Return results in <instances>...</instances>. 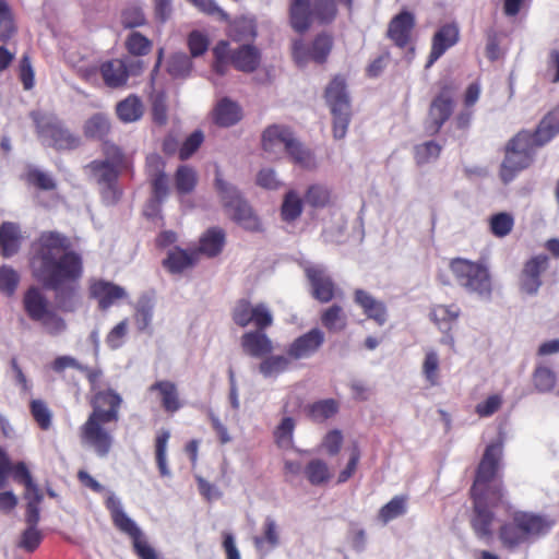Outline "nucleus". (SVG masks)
Segmentation results:
<instances>
[{"mask_svg":"<svg viewBox=\"0 0 559 559\" xmlns=\"http://www.w3.org/2000/svg\"><path fill=\"white\" fill-rule=\"evenodd\" d=\"M111 131L109 117L103 112L92 115L83 124V134L88 140L106 141Z\"/></svg>","mask_w":559,"mask_h":559,"instance_id":"obj_32","label":"nucleus"},{"mask_svg":"<svg viewBox=\"0 0 559 559\" xmlns=\"http://www.w3.org/2000/svg\"><path fill=\"white\" fill-rule=\"evenodd\" d=\"M549 267V258L546 254L532 257L524 263L520 275V288L527 295L537 294L542 286V275Z\"/></svg>","mask_w":559,"mask_h":559,"instance_id":"obj_17","label":"nucleus"},{"mask_svg":"<svg viewBox=\"0 0 559 559\" xmlns=\"http://www.w3.org/2000/svg\"><path fill=\"white\" fill-rule=\"evenodd\" d=\"M354 300L368 319L373 320L378 325H383L386 322L388 311L383 301L373 298L364 289L355 290Z\"/></svg>","mask_w":559,"mask_h":559,"instance_id":"obj_26","label":"nucleus"},{"mask_svg":"<svg viewBox=\"0 0 559 559\" xmlns=\"http://www.w3.org/2000/svg\"><path fill=\"white\" fill-rule=\"evenodd\" d=\"M29 411L41 430H48L51 427L52 414L44 401L32 400Z\"/></svg>","mask_w":559,"mask_h":559,"instance_id":"obj_56","label":"nucleus"},{"mask_svg":"<svg viewBox=\"0 0 559 559\" xmlns=\"http://www.w3.org/2000/svg\"><path fill=\"white\" fill-rule=\"evenodd\" d=\"M102 153L105 157L104 159H100L102 162H108L109 165H112L122 171H128L131 169V158L126 155L122 148L115 143L110 141H104L102 143Z\"/></svg>","mask_w":559,"mask_h":559,"instance_id":"obj_37","label":"nucleus"},{"mask_svg":"<svg viewBox=\"0 0 559 559\" xmlns=\"http://www.w3.org/2000/svg\"><path fill=\"white\" fill-rule=\"evenodd\" d=\"M24 310L33 321H39L50 310L48 300L38 287H29L23 297Z\"/></svg>","mask_w":559,"mask_h":559,"instance_id":"obj_30","label":"nucleus"},{"mask_svg":"<svg viewBox=\"0 0 559 559\" xmlns=\"http://www.w3.org/2000/svg\"><path fill=\"white\" fill-rule=\"evenodd\" d=\"M490 231L499 238L509 235L513 228L514 219L511 214L501 212L490 217Z\"/></svg>","mask_w":559,"mask_h":559,"instance_id":"obj_57","label":"nucleus"},{"mask_svg":"<svg viewBox=\"0 0 559 559\" xmlns=\"http://www.w3.org/2000/svg\"><path fill=\"white\" fill-rule=\"evenodd\" d=\"M169 438L170 432L166 429L158 431L155 438V460L162 477L170 475V471L167 465V444Z\"/></svg>","mask_w":559,"mask_h":559,"instance_id":"obj_43","label":"nucleus"},{"mask_svg":"<svg viewBox=\"0 0 559 559\" xmlns=\"http://www.w3.org/2000/svg\"><path fill=\"white\" fill-rule=\"evenodd\" d=\"M150 164H155V173L151 175V186L153 197L150 200V206L154 207L157 212L160 211L162 202L168 195V178L164 171V163L159 156L154 155L148 158Z\"/></svg>","mask_w":559,"mask_h":559,"instance_id":"obj_24","label":"nucleus"},{"mask_svg":"<svg viewBox=\"0 0 559 559\" xmlns=\"http://www.w3.org/2000/svg\"><path fill=\"white\" fill-rule=\"evenodd\" d=\"M122 396L112 388L97 390L91 395L92 412L79 428L82 445L92 449L99 457H105L114 445L112 431L108 424H116L120 418Z\"/></svg>","mask_w":559,"mask_h":559,"instance_id":"obj_3","label":"nucleus"},{"mask_svg":"<svg viewBox=\"0 0 559 559\" xmlns=\"http://www.w3.org/2000/svg\"><path fill=\"white\" fill-rule=\"evenodd\" d=\"M124 48L132 57H143L151 52L153 41L138 31H132L124 40Z\"/></svg>","mask_w":559,"mask_h":559,"instance_id":"obj_42","label":"nucleus"},{"mask_svg":"<svg viewBox=\"0 0 559 559\" xmlns=\"http://www.w3.org/2000/svg\"><path fill=\"white\" fill-rule=\"evenodd\" d=\"M21 231L17 224L4 222L0 226V253L10 258L19 252L21 246Z\"/></svg>","mask_w":559,"mask_h":559,"instance_id":"obj_31","label":"nucleus"},{"mask_svg":"<svg viewBox=\"0 0 559 559\" xmlns=\"http://www.w3.org/2000/svg\"><path fill=\"white\" fill-rule=\"evenodd\" d=\"M198 182L195 170L188 165H180L175 174L176 190L179 194L191 193Z\"/></svg>","mask_w":559,"mask_h":559,"instance_id":"obj_47","label":"nucleus"},{"mask_svg":"<svg viewBox=\"0 0 559 559\" xmlns=\"http://www.w3.org/2000/svg\"><path fill=\"white\" fill-rule=\"evenodd\" d=\"M304 201L295 190L285 193L281 205V217L286 223L295 222L302 213Z\"/></svg>","mask_w":559,"mask_h":559,"instance_id":"obj_39","label":"nucleus"},{"mask_svg":"<svg viewBox=\"0 0 559 559\" xmlns=\"http://www.w3.org/2000/svg\"><path fill=\"white\" fill-rule=\"evenodd\" d=\"M37 136L56 151H73L81 146V136L53 114L34 110L29 114Z\"/></svg>","mask_w":559,"mask_h":559,"instance_id":"obj_7","label":"nucleus"},{"mask_svg":"<svg viewBox=\"0 0 559 559\" xmlns=\"http://www.w3.org/2000/svg\"><path fill=\"white\" fill-rule=\"evenodd\" d=\"M360 448L358 442H353L349 447V460L343 471L340 472L337 483L343 484L350 479L357 471L360 461Z\"/></svg>","mask_w":559,"mask_h":559,"instance_id":"obj_59","label":"nucleus"},{"mask_svg":"<svg viewBox=\"0 0 559 559\" xmlns=\"http://www.w3.org/2000/svg\"><path fill=\"white\" fill-rule=\"evenodd\" d=\"M439 366L440 361L437 352L435 349L427 350L421 371L425 379L431 386L439 384Z\"/></svg>","mask_w":559,"mask_h":559,"instance_id":"obj_53","label":"nucleus"},{"mask_svg":"<svg viewBox=\"0 0 559 559\" xmlns=\"http://www.w3.org/2000/svg\"><path fill=\"white\" fill-rule=\"evenodd\" d=\"M198 260L197 251L175 247L168 251L167 257L163 260V266L171 274H179L194 266Z\"/></svg>","mask_w":559,"mask_h":559,"instance_id":"obj_27","label":"nucleus"},{"mask_svg":"<svg viewBox=\"0 0 559 559\" xmlns=\"http://www.w3.org/2000/svg\"><path fill=\"white\" fill-rule=\"evenodd\" d=\"M559 133V106L550 110L534 132L520 131L506 146V155L499 169L503 183L511 182L533 163L535 152Z\"/></svg>","mask_w":559,"mask_h":559,"instance_id":"obj_4","label":"nucleus"},{"mask_svg":"<svg viewBox=\"0 0 559 559\" xmlns=\"http://www.w3.org/2000/svg\"><path fill=\"white\" fill-rule=\"evenodd\" d=\"M292 358L283 355H267L259 365V371L265 377H274L289 368Z\"/></svg>","mask_w":559,"mask_h":559,"instance_id":"obj_44","label":"nucleus"},{"mask_svg":"<svg viewBox=\"0 0 559 559\" xmlns=\"http://www.w3.org/2000/svg\"><path fill=\"white\" fill-rule=\"evenodd\" d=\"M305 201L312 207H325L331 202V191L321 185H311L306 193Z\"/></svg>","mask_w":559,"mask_h":559,"instance_id":"obj_54","label":"nucleus"},{"mask_svg":"<svg viewBox=\"0 0 559 559\" xmlns=\"http://www.w3.org/2000/svg\"><path fill=\"white\" fill-rule=\"evenodd\" d=\"M454 106V86L449 82L440 83V90L432 98L428 110L426 130L429 134L435 135L440 132L452 116Z\"/></svg>","mask_w":559,"mask_h":559,"instance_id":"obj_13","label":"nucleus"},{"mask_svg":"<svg viewBox=\"0 0 559 559\" xmlns=\"http://www.w3.org/2000/svg\"><path fill=\"white\" fill-rule=\"evenodd\" d=\"M226 242V234L221 227L209 228L199 240V247L194 251L209 258L218 255Z\"/></svg>","mask_w":559,"mask_h":559,"instance_id":"obj_29","label":"nucleus"},{"mask_svg":"<svg viewBox=\"0 0 559 559\" xmlns=\"http://www.w3.org/2000/svg\"><path fill=\"white\" fill-rule=\"evenodd\" d=\"M340 409L337 401L334 399L320 400L308 404L305 407L307 417L313 423H324L334 417Z\"/></svg>","mask_w":559,"mask_h":559,"instance_id":"obj_34","label":"nucleus"},{"mask_svg":"<svg viewBox=\"0 0 559 559\" xmlns=\"http://www.w3.org/2000/svg\"><path fill=\"white\" fill-rule=\"evenodd\" d=\"M333 47V37L323 32L318 34L310 47L309 55L310 58L317 63H324L332 50Z\"/></svg>","mask_w":559,"mask_h":559,"instance_id":"obj_46","label":"nucleus"},{"mask_svg":"<svg viewBox=\"0 0 559 559\" xmlns=\"http://www.w3.org/2000/svg\"><path fill=\"white\" fill-rule=\"evenodd\" d=\"M231 319L240 328L252 324L255 329L266 330L273 324V314L267 305L264 302L252 305L246 298L235 302L231 309Z\"/></svg>","mask_w":559,"mask_h":559,"instance_id":"obj_14","label":"nucleus"},{"mask_svg":"<svg viewBox=\"0 0 559 559\" xmlns=\"http://www.w3.org/2000/svg\"><path fill=\"white\" fill-rule=\"evenodd\" d=\"M187 45L191 57L197 58L204 55L210 45V40L205 34L200 31H192L188 35Z\"/></svg>","mask_w":559,"mask_h":559,"instance_id":"obj_60","label":"nucleus"},{"mask_svg":"<svg viewBox=\"0 0 559 559\" xmlns=\"http://www.w3.org/2000/svg\"><path fill=\"white\" fill-rule=\"evenodd\" d=\"M230 36L236 41L252 40L257 36L255 26L248 20L236 21L231 26Z\"/></svg>","mask_w":559,"mask_h":559,"instance_id":"obj_62","label":"nucleus"},{"mask_svg":"<svg viewBox=\"0 0 559 559\" xmlns=\"http://www.w3.org/2000/svg\"><path fill=\"white\" fill-rule=\"evenodd\" d=\"M154 312V302L148 296H141L135 306L134 321L140 332L150 329Z\"/></svg>","mask_w":559,"mask_h":559,"instance_id":"obj_45","label":"nucleus"},{"mask_svg":"<svg viewBox=\"0 0 559 559\" xmlns=\"http://www.w3.org/2000/svg\"><path fill=\"white\" fill-rule=\"evenodd\" d=\"M450 269L457 284L467 292L486 297L491 294L490 275L484 265L456 258L451 261Z\"/></svg>","mask_w":559,"mask_h":559,"instance_id":"obj_11","label":"nucleus"},{"mask_svg":"<svg viewBox=\"0 0 559 559\" xmlns=\"http://www.w3.org/2000/svg\"><path fill=\"white\" fill-rule=\"evenodd\" d=\"M304 473L306 478L312 486L324 485L332 477V473L330 471L328 463L321 459H313L309 461L306 467L304 468Z\"/></svg>","mask_w":559,"mask_h":559,"instance_id":"obj_38","label":"nucleus"},{"mask_svg":"<svg viewBox=\"0 0 559 559\" xmlns=\"http://www.w3.org/2000/svg\"><path fill=\"white\" fill-rule=\"evenodd\" d=\"M215 188L219 193L224 207L230 212L231 218L237 224L250 231L261 230L259 217L253 213L250 205L240 197L238 190L223 180L218 170L216 171Z\"/></svg>","mask_w":559,"mask_h":559,"instance_id":"obj_10","label":"nucleus"},{"mask_svg":"<svg viewBox=\"0 0 559 559\" xmlns=\"http://www.w3.org/2000/svg\"><path fill=\"white\" fill-rule=\"evenodd\" d=\"M502 459V445L490 443L486 447L476 468L475 478L469 489L473 510L469 524L479 539L492 536L495 521L493 510L508 504L504 499V486L498 473Z\"/></svg>","mask_w":559,"mask_h":559,"instance_id":"obj_2","label":"nucleus"},{"mask_svg":"<svg viewBox=\"0 0 559 559\" xmlns=\"http://www.w3.org/2000/svg\"><path fill=\"white\" fill-rule=\"evenodd\" d=\"M324 340V333L313 328L294 340L287 348V355L294 360L309 358L320 349Z\"/></svg>","mask_w":559,"mask_h":559,"instance_id":"obj_18","label":"nucleus"},{"mask_svg":"<svg viewBox=\"0 0 559 559\" xmlns=\"http://www.w3.org/2000/svg\"><path fill=\"white\" fill-rule=\"evenodd\" d=\"M192 70V61L183 52H177L170 56L167 63V72L173 78H186Z\"/></svg>","mask_w":559,"mask_h":559,"instance_id":"obj_51","label":"nucleus"},{"mask_svg":"<svg viewBox=\"0 0 559 559\" xmlns=\"http://www.w3.org/2000/svg\"><path fill=\"white\" fill-rule=\"evenodd\" d=\"M17 33L12 10L7 0H0V44H7Z\"/></svg>","mask_w":559,"mask_h":559,"instance_id":"obj_41","label":"nucleus"},{"mask_svg":"<svg viewBox=\"0 0 559 559\" xmlns=\"http://www.w3.org/2000/svg\"><path fill=\"white\" fill-rule=\"evenodd\" d=\"M320 321L331 333L342 332L347 326V316L343 307L337 304L323 309L320 314Z\"/></svg>","mask_w":559,"mask_h":559,"instance_id":"obj_35","label":"nucleus"},{"mask_svg":"<svg viewBox=\"0 0 559 559\" xmlns=\"http://www.w3.org/2000/svg\"><path fill=\"white\" fill-rule=\"evenodd\" d=\"M145 69L144 61L130 57L108 59L99 64V74L104 84L109 88L124 86L130 76L142 74Z\"/></svg>","mask_w":559,"mask_h":559,"instance_id":"obj_12","label":"nucleus"},{"mask_svg":"<svg viewBox=\"0 0 559 559\" xmlns=\"http://www.w3.org/2000/svg\"><path fill=\"white\" fill-rule=\"evenodd\" d=\"M20 283L19 273L11 266L2 265L0 267V293L12 296Z\"/></svg>","mask_w":559,"mask_h":559,"instance_id":"obj_58","label":"nucleus"},{"mask_svg":"<svg viewBox=\"0 0 559 559\" xmlns=\"http://www.w3.org/2000/svg\"><path fill=\"white\" fill-rule=\"evenodd\" d=\"M324 98L333 116V135L341 140L346 135L350 122V102L345 79L335 75L324 91Z\"/></svg>","mask_w":559,"mask_h":559,"instance_id":"obj_9","label":"nucleus"},{"mask_svg":"<svg viewBox=\"0 0 559 559\" xmlns=\"http://www.w3.org/2000/svg\"><path fill=\"white\" fill-rule=\"evenodd\" d=\"M242 116L243 112L240 105L228 97L219 99L212 111L215 124L224 128L237 124L242 119Z\"/></svg>","mask_w":559,"mask_h":559,"instance_id":"obj_25","label":"nucleus"},{"mask_svg":"<svg viewBox=\"0 0 559 559\" xmlns=\"http://www.w3.org/2000/svg\"><path fill=\"white\" fill-rule=\"evenodd\" d=\"M460 316V309L454 306L437 305L431 309L430 319L437 323L453 322Z\"/></svg>","mask_w":559,"mask_h":559,"instance_id":"obj_63","label":"nucleus"},{"mask_svg":"<svg viewBox=\"0 0 559 559\" xmlns=\"http://www.w3.org/2000/svg\"><path fill=\"white\" fill-rule=\"evenodd\" d=\"M337 2L352 8L353 0H290L288 22L294 32L302 35L313 24L330 25L337 14Z\"/></svg>","mask_w":559,"mask_h":559,"instance_id":"obj_5","label":"nucleus"},{"mask_svg":"<svg viewBox=\"0 0 559 559\" xmlns=\"http://www.w3.org/2000/svg\"><path fill=\"white\" fill-rule=\"evenodd\" d=\"M265 330L255 329L242 334L240 344L245 354L251 357L261 358L273 352V343L265 334Z\"/></svg>","mask_w":559,"mask_h":559,"instance_id":"obj_22","label":"nucleus"},{"mask_svg":"<svg viewBox=\"0 0 559 559\" xmlns=\"http://www.w3.org/2000/svg\"><path fill=\"white\" fill-rule=\"evenodd\" d=\"M263 535L254 536L253 544L257 550L265 551L275 548L280 544V536L277 533V525L275 521L267 516L263 525Z\"/></svg>","mask_w":559,"mask_h":559,"instance_id":"obj_40","label":"nucleus"},{"mask_svg":"<svg viewBox=\"0 0 559 559\" xmlns=\"http://www.w3.org/2000/svg\"><path fill=\"white\" fill-rule=\"evenodd\" d=\"M41 540V532L36 526H27L21 535L19 547L28 552H33L39 547Z\"/></svg>","mask_w":559,"mask_h":559,"instance_id":"obj_61","label":"nucleus"},{"mask_svg":"<svg viewBox=\"0 0 559 559\" xmlns=\"http://www.w3.org/2000/svg\"><path fill=\"white\" fill-rule=\"evenodd\" d=\"M305 275L311 287V295L321 304L330 302L336 293V285L322 265H306Z\"/></svg>","mask_w":559,"mask_h":559,"instance_id":"obj_16","label":"nucleus"},{"mask_svg":"<svg viewBox=\"0 0 559 559\" xmlns=\"http://www.w3.org/2000/svg\"><path fill=\"white\" fill-rule=\"evenodd\" d=\"M405 496H395L386 504H384L379 511V520L386 524L388 522L403 515L406 512Z\"/></svg>","mask_w":559,"mask_h":559,"instance_id":"obj_50","label":"nucleus"},{"mask_svg":"<svg viewBox=\"0 0 559 559\" xmlns=\"http://www.w3.org/2000/svg\"><path fill=\"white\" fill-rule=\"evenodd\" d=\"M91 296L98 301L100 310H107L127 296L124 288L107 281H96L90 287Z\"/></svg>","mask_w":559,"mask_h":559,"instance_id":"obj_23","label":"nucleus"},{"mask_svg":"<svg viewBox=\"0 0 559 559\" xmlns=\"http://www.w3.org/2000/svg\"><path fill=\"white\" fill-rule=\"evenodd\" d=\"M29 266L34 278L55 292L57 308L73 312L79 304L83 258L72 249L71 239L59 231H43L32 246Z\"/></svg>","mask_w":559,"mask_h":559,"instance_id":"obj_1","label":"nucleus"},{"mask_svg":"<svg viewBox=\"0 0 559 559\" xmlns=\"http://www.w3.org/2000/svg\"><path fill=\"white\" fill-rule=\"evenodd\" d=\"M532 381L535 386V389L538 392H549L551 391L557 381L556 373L552 369L549 367H546L544 365L536 366L533 374H532Z\"/></svg>","mask_w":559,"mask_h":559,"instance_id":"obj_48","label":"nucleus"},{"mask_svg":"<svg viewBox=\"0 0 559 559\" xmlns=\"http://www.w3.org/2000/svg\"><path fill=\"white\" fill-rule=\"evenodd\" d=\"M262 150L270 155L285 152L290 160L306 169L316 168V158L295 136L292 129L283 124H271L261 136Z\"/></svg>","mask_w":559,"mask_h":559,"instance_id":"obj_6","label":"nucleus"},{"mask_svg":"<svg viewBox=\"0 0 559 559\" xmlns=\"http://www.w3.org/2000/svg\"><path fill=\"white\" fill-rule=\"evenodd\" d=\"M261 62L260 50L252 45H241L231 51L230 63L235 69L251 73L255 71Z\"/></svg>","mask_w":559,"mask_h":559,"instance_id":"obj_28","label":"nucleus"},{"mask_svg":"<svg viewBox=\"0 0 559 559\" xmlns=\"http://www.w3.org/2000/svg\"><path fill=\"white\" fill-rule=\"evenodd\" d=\"M513 519L516 521L526 538L533 535L545 534L549 528L548 523L539 515L518 512L514 514Z\"/></svg>","mask_w":559,"mask_h":559,"instance_id":"obj_36","label":"nucleus"},{"mask_svg":"<svg viewBox=\"0 0 559 559\" xmlns=\"http://www.w3.org/2000/svg\"><path fill=\"white\" fill-rule=\"evenodd\" d=\"M148 392L156 393L160 407L168 414L173 415L183 406L178 386L170 380L154 382L148 386Z\"/></svg>","mask_w":559,"mask_h":559,"instance_id":"obj_21","label":"nucleus"},{"mask_svg":"<svg viewBox=\"0 0 559 559\" xmlns=\"http://www.w3.org/2000/svg\"><path fill=\"white\" fill-rule=\"evenodd\" d=\"M460 39V29L456 24L448 23L438 28L431 40V49L426 68H430L441 56Z\"/></svg>","mask_w":559,"mask_h":559,"instance_id":"obj_20","label":"nucleus"},{"mask_svg":"<svg viewBox=\"0 0 559 559\" xmlns=\"http://www.w3.org/2000/svg\"><path fill=\"white\" fill-rule=\"evenodd\" d=\"M415 25V15L409 11L403 10L390 21L386 36L396 47L405 48L411 43Z\"/></svg>","mask_w":559,"mask_h":559,"instance_id":"obj_19","label":"nucleus"},{"mask_svg":"<svg viewBox=\"0 0 559 559\" xmlns=\"http://www.w3.org/2000/svg\"><path fill=\"white\" fill-rule=\"evenodd\" d=\"M85 169L97 185L103 187L102 194L104 199L110 200L112 203L119 200L120 192L117 189V182L122 170L100 159L92 160L85 166Z\"/></svg>","mask_w":559,"mask_h":559,"instance_id":"obj_15","label":"nucleus"},{"mask_svg":"<svg viewBox=\"0 0 559 559\" xmlns=\"http://www.w3.org/2000/svg\"><path fill=\"white\" fill-rule=\"evenodd\" d=\"M128 333V319L120 321L116 324L106 335L105 342L107 346L116 350L120 348L124 343V337Z\"/></svg>","mask_w":559,"mask_h":559,"instance_id":"obj_64","label":"nucleus"},{"mask_svg":"<svg viewBox=\"0 0 559 559\" xmlns=\"http://www.w3.org/2000/svg\"><path fill=\"white\" fill-rule=\"evenodd\" d=\"M27 185L43 191H52L57 188L55 179L38 168H29L24 175Z\"/></svg>","mask_w":559,"mask_h":559,"instance_id":"obj_52","label":"nucleus"},{"mask_svg":"<svg viewBox=\"0 0 559 559\" xmlns=\"http://www.w3.org/2000/svg\"><path fill=\"white\" fill-rule=\"evenodd\" d=\"M144 105L135 94H130L116 105V115L124 123L135 122L142 118Z\"/></svg>","mask_w":559,"mask_h":559,"instance_id":"obj_33","label":"nucleus"},{"mask_svg":"<svg viewBox=\"0 0 559 559\" xmlns=\"http://www.w3.org/2000/svg\"><path fill=\"white\" fill-rule=\"evenodd\" d=\"M441 145L436 141H427L414 147V157L418 165L427 164L437 159L441 153Z\"/></svg>","mask_w":559,"mask_h":559,"instance_id":"obj_55","label":"nucleus"},{"mask_svg":"<svg viewBox=\"0 0 559 559\" xmlns=\"http://www.w3.org/2000/svg\"><path fill=\"white\" fill-rule=\"evenodd\" d=\"M499 538L507 548L519 546L527 539L514 519L500 527Z\"/></svg>","mask_w":559,"mask_h":559,"instance_id":"obj_49","label":"nucleus"},{"mask_svg":"<svg viewBox=\"0 0 559 559\" xmlns=\"http://www.w3.org/2000/svg\"><path fill=\"white\" fill-rule=\"evenodd\" d=\"M105 506L110 513L114 526L131 539L133 551L139 559H158L155 549L147 543L141 528L123 511L119 499L109 495L105 500Z\"/></svg>","mask_w":559,"mask_h":559,"instance_id":"obj_8","label":"nucleus"}]
</instances>
